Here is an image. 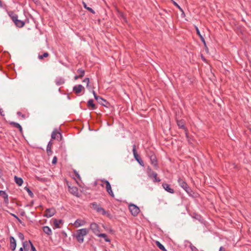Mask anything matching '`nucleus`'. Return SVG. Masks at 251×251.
I'll use <instances>...</instances> for the list:
<instances>
[{
	"label": "nucleus",
	"instance_id": "1",
	"mask_svg": "<svg viewBox=\"0 0 251 251\" xmlns=\"http://www.w3.org/2000/svg\"><path fill=\"white\" fill-rule=\"evenodd\" d=\"M9 16L11 18L15 25L18 27H22L25 25V22L18 19V16L13 11L8 12Z\"/></svg>",
	"mask_w": 251,
	"mask_h": 251
},
{
	"label": "nucleus",
	"instance_id": "2",
	"mask_svg": "<svg viewBox=\"0 0 251 251\" xmlns=\"http://www.w3.org/2000/svg\"><path fill=\"white\" fill-rule=\"evenodd\" d=\"M89 232V229L87 228H81L76 230L75 237L77 241L79 243H82L84 241V237Z\"/></svg>",
	"mask_w": 251,
	"mask_h": 251
},
{
	"label": "nucleus",
	"instance_id": "3",
	"mask_svg": "<svg viewBox=\"0 0 251 251\" xmlns=\"http://www.w3.org/2000/svg\"><path fill=\"white\" fill-rule=\"evenodd\" d=\"M100 181L102 183V184H100L101 186L103 187L105 184V189L106 190L107 192L109 194L110 196H111L113 198L114 197V194L112 191L111 186L109 182L105 179H100Z\"/></svg>",
	"mask_w": 251,
	"mask_h": 251
},
{
	"label": "nucleus",
	"instance_id": "4",
	"mask_svg": "<svg viewBox=\"0 0 251 251\" xmlns=\"http://www.w3.org/2000/svg\"><path fill=\"white\" fill-rule=\"evenodd\" d=\"M177 182L179 185L189 195H191L192 190L188 186L185 181L181 177H178Z\"/></svg>",
	"mask_w": 251,
	"mask_h": 251
},
{
	"label": "nucleus",
	"instance_id": "5",
	"mask_svg": "<svg viewBox=\"0 0 251 251\" xmlns=\"http://www.w3.org/2000/svg\"><path fill=\"white\" fill-rule=\"evenodd\" d=\"M91 205L92 208L96 210L98 213L102 215H105L108 214L107 211H106L103 208L98 205L96 202H93L91 203Z\"/></svg>",
	"mask_w": 251,
	"mask_h": 251
},
{
	"label": "nucleus",
	"instance_id": "6",
	"mask_svg": "<svg viewBox=\"0 0 251 251\" xmlns=\"http://www.w3.org/2000/svg\"><path fill=\"white\" fill-rule=\"evenodd\" d=\"M128 207L129 211L133 216H136L139 213L140 209L136 205L134 204H130Z\"/></svg>",
	"mask_w": 251,
	"mask_h": 251
},
{
	"label": "nucleus",
	"instance_id": "7",
	"mask_svg": "<svg viewBox=\"0 0 251 251\" xmlns=\"http://www.w3.org/2000/svg\"><path fill=\"white\" fill-rule=\"evenodd\" d=\"M132 151L134 155V157L135 159L138 162V163L141 166H144V163L142 159L140 157L139 155L138 154L136 150V146L135 145H133V149Z\"/></svg>",
	"mask_w": 251,
	"mask_h": 251
},
{
	"label": "nucleus",
	"instance_id": "8",
	"mask_svg": "<svg viewBox=\"0 0 251 251\" xmlns=\"http://www.w3.org/2000/svg\"><path fill=\"white\" fill-rule=\"evenodd\" d=\"M90 229L97 236L100 233V226L96 223H92L90 224Z\"/></svg>",
	"mask_w": 251,
	"mask_h": 251
},
{
	"label": "nucleus",
	"instance_id": "9",
	"mask_svg": "<svg viewBox=\"0 0 251 251\" xmlns=\"http://www.w3.org/2000/svg\"><path fill=\"white\" fill-rule=\"evenodd\" d=\"M56 213V210L54 208H50L47 209L44 214V216L47 218H50L53 216Z\"/></svg>",
	"mask_w": 251,
	"mask_h": 251
},
{
	"label": "nucleus",
	"instance_id": "10",
	"mask_svg": "<svg viewBox=\"0 0 251 251\" xmlns=\"http://www.w3.org/2000/svg\"><path fill=\"white\" fill-rule=\"evenodd\" d=\"M93 94L95 99L97 100V101L101 105L105 106L107 103V101L101 97L97 96L94 91H93Z\"/></svg>",
	"mask_w": 251,
	"mask_h": 251
},
{
	"label": "nucleus",
	"instance_id": "11",
	"mask_svg": "<svg viewBox=\"0 0 251 251\" xmlns=\"http://www.w3.org/2000/svg\"><path fill=\"white\" fill-rule=\"evenodd\" d=\"M86 223V222L83 219H78L75 220L73 225L75 227H79L81 226H84Z\"/></svg>",
	"mask_w": 251,
	"mask_h": 251
},
{
	"label": "nucleus",
	"instance_id": "12",
	"mask_svg": "<svg viewBox=\"0 0 251 251\" xmlns=\"http://www.w3.org/2000/svg\"><path fill=\"white\" fill-rule=\"evenodd\" d=\"M69 191L73 195L76 196V197H79V193L78 191V189L76 187H69Z\"/></svg>",
	"mask_w": 251,
	"mask_h": 251
},
{
	"label": "nucleus",
	"instance_id": "13",
	"mask_svg": "<svg viewBox=\"0 0 251 251\" xmlns=\"http://www.w3.org/2000/svg\"><path fill=\"white\" fill-rule=\"evenodd\" d=\"M82 89H84V87L80 84L76 85L73 87V91L77 95H79Z\"/></svg>",
	"mask_w": 251,
	"mask_h": 251
},
{
	"label": "nucleus",
	"instance_id": "14",
	"mask_svg": "<svg viewBox=\"0 0 251 251\" xmlns=\"http://www.w3.org/2000/svg\"><path fill=\"white\" fill-rule=\"evenodd\" d=\"M162 187L163 188L168 192L173 194L174 193V190L173 189L170 187V185L167 183H163Z\"/></svg>",
	"mask_w": 251,
	"mask_h": 251
},
{
	"label": "nucleus",
	"instance_id": "15",
	"mask_svg": "<svg viewBox=\"0 0 251 251\" xmlns=\"http://www.w3.org/2000/svg\"><path fill=\"white\" fill-rule=\"evenodd\" d=\"M10 248L12 251H14L16 247V242L15 238L11 236L10 237Z\"/></svg>",
	"mask_w": 251,
	"mask_h": 251
},
{
	"label": "nucleus",
	"instance_id": "16",
	"mask_svg": "<svg viewBox=\"0 0 251 251\" xmlns=\"http://www.w3.org/2000/svg\"><path fill=\"white\" fill-rule=\"evenodd\" d=\"M0 196H2L4 199L5 203H8L9 202L8 196L4 191L0 190Z\"/></svg>",
	"mask_w": 251,
	"mask_h": 251
},
{
	"label": "nucleus",
	"instance_id": "17",
	"mask_svg": "<svg viewBox=\"0 0 251 251\" xmlns=\"http://www.w3.org/2000/svg\"><path fill=\"white\" fill-rule=\"evenodd\" d=\"M58 135L60 137H62V135L60 132L57 131V129H54L51 133V137L52 139H55L56 138L57 135Z\"/></svg>",
	"mask_w": 251,
	"mask_h": 251
},
{
	"label": "nucleus",
	"instance_id": "18",
	"mask_svg": "<svg viewBox=\"0 0 251 251\" xmlns=\"http://www.w3.org/2000/svg\"><path fill=\"white\" fill-rule=\"evenodd\" d=\"M177 125L181 129L185 130V127L184 125V121L183 120H177Z\"/></svg>",
	"mask_w": 251,
	"mask_h": 251
},
{
	"label": "nucleus",
	"instance_id": "19",
	"mask_svg": "<svg viewBox=\"0 0 251 251\" xmlns=\"http://www.w3.org/2000/svg\"><path fill=\"white\" fill-rule=\"evenodd\" d=\"M84 75V71L81 69H78L77 70V75H76L74 78H79L82 77Z\"/></svg>",
	"mask_w": 251,
	"mask_h": 251
},
{
	"label": "nucleus",
	"instance_id": "20",
	"mask_svg": "<svg viewBox=\"0 0 251 251\" xmlns=\"http://www.w3.org/2000/svg\"><path fill=\"white\" fill-rule=\"evenodd\" d=\"M14 180L16 183L19 186H21L23 183V180L21 177H19L15 176H14Z\"/></svg>",
	"mask_w": 251,
	"mask_h": 251
},
{
	"label": "nucleus",
	"instance_id": "21",
	"mask_svg": "<svg viewBox=\"0 0 251 251\" xmlns=\"http://www.w3.org/2000/svg\"><path fill=\"white\" fill-rule=\"evenodd\" d=\"M196 30L197 34L200 37L201 40L203 43V44L205 46L206 43H205V40H204L203 37L201 34L200 31L197 26H196Z\"/></svg>",
	"mask_w": 251,
	"mask_h": 251
},
{
	"label": "nucleus",
	"instance_id": "22",
	"mask_svg": "<svg viewBox=\"0 0 251 251\" xmlns=\"http://www.w3.org/2000/svg\"><path fill=\"white\" fill-rule=\"evenodd\" d=\"M43 231L47 234L50 235L52 234L51 229L48 226H44L43 227Z\"/></svg>",
	"mask_w": 251,
	"mask_h": 251
},
{
	"label": "nucleus",
	"instance_id": "23",
	"mask_svg": "<svg viewBox=\"0 0 251 251\" xmlns=\"http://www.w3.org/2000/svg\"><path fill=\"white\" fill-rule=\"evenodd\" d=\"M150 159L152 165L154 167H156L157 166V162L156 156L154 155H151Z\"/></svg>",
	"mask_w": 251,
	"mask_h": 251
},
{
	"label": "nucleus",
	"instance_id": "24",
	"mask_svg": "<svg viewBox=\"0 0 251 251\" xmlns=\"http://www.w3.org/2000/svg\"><path fill=\"white\" fill-rule=\"evenodd\" d=\"M157 174L155 172H151L149 174V176L153 177L154 179V181H155V182H159L160 181V179H158L157 177Z\"/></svg>",
	"mask_w": 251,
	"mask_h": 251
},
{
	"label": "nucleus",
	"instance_id": "25",
	"mask_svg": "<svg viewBox=\"0 0 251 251\" xmlns=\"http://www.w3.org/2000/svg\"><path fill=\"white\" fill-rule=\"evenodd\" d=\"M9 124L10 125H12L14 127L18 128L19 129V130L20 131V132L22 131V127L19 124L14 122H9Z\"/></svg>",
	"mask_w": 251,
	"mask_h": 251
},
{
	"label": "nucleus",
	"instance_id": "26",
	"mask_svg": "<svg viewBox=\"0 0 251 251\" xmlns=\"http://www.w3.org/2000/svg\"><path fill=\"white\" fill-rule=\"evenodd\" d=\"M87 106L88 107H91L92 109H96L95 105L94 103V100L92 99H90L88 101Z\"/></svg>",
	"mask_w": 251,
	"mask_h": 251
},
{
	"label": "nucleus",
	"instance_id": "27",
	"mask_svg": "<svg viewBox=\"0 0 251 251\" xmlns=\"http://www.w3.org/2000/svg\"><path fill=\"white\" fill-rule=\"evenodd\" d=\"M62 221L61 220H53V225L55 226L56 228L59 227V225L62 223Z\"/></svg>",
	"mask_w": 251,
	"mask_h": 251
},
{
	"label": "nucleus",
	"instance_id": "28",
	"mask_svg": "<svg viewBox=\"0 0 251 251\" xmlns=\"http://www.w3.org/2000/svg\"><path fill=\"white\" fill-rule=\"evenodd\" d=\"M97 236L103 238L104 239V240L107 242H109L110 241V239L107 237V235L104 233H99L98 234Z\"/></svg>",
	"mask_w": 251,
	"mask_h": 251
},
{
	"label": "nucleus",
	"instance_id": "29",
	"mask_svg": "<svg viewBox=\"0 0 251 251\" xmlns=\"http://www.w3.org/2000/svg\"><path fill=\"white\" fill-rule=\"evenodd\" d=\"M82 3H83V7L86 9H87V10H88L89 12H90L91 13H92V14H95V12L94 11V10L92 9L91 8L89 7H88L86 4V3H85L84 2H82Z\"/></svg>",
	"mask_w": 251,
	"mask_h": 251
},
{
	"label": "nucleus",
	"instance_id": "30",
	"mask_svg": "<svg viewBox=\"0 0 251 251\" xmlns=\"http://www.w3.org/2000/svg\"><path fill=\"white\" fill-rule=\"evenodd\" d=\"M156 244L160 250H161L163 251H166V250L164 246L162 244H161L159 241H156Z\"/></svg>",
	"mask_w": 251,
	"mask_h": 251
},
{
	"label": "nucleus",
	"instance_id": "31",
	"mask_svg": "<svg viewBox=\"0 0 251 251\" xmlns=\"http://www.w3.org/2000/svg\"><path fill=\"white\" fill-rule=\"evenodd\" d=\"M23 245V248L25 251H28L29 250V247L30 246L29 244H28L26 242H24Z\"/></svg>",
	"mask_w": 251,
	"mask_h": 251
},
{
	"label": "nucleus",
	"instance_id": "32",
	"mask_svg": "<svg viewBox=\"0 0 251 251\" xmlns=\"http://www.w3.org/2000/svg\"><path fill=\"white\" fill-rule=\"evenodd\" d=\"M49 55V54L48 52H45L42 55H38V58L39 59H43L44 57H47Z\"/></svg>",
	"mask_w": 251,
	"mask_h": 251
},
{
	"label": "nucleus",
	"instance_id": "33",
	"mask_svg": "<svg viewBox=\"0 0 251 251\" xmlns=\"http://www.w3.org/2000/svg\"><path fill=\"white\" fill-rule=\"evenodd\" d=\"M25 189L27 192L28 195L31 197H33V194L32 191L30 190V189L27 187H25Z\"/></svg>",
	"mask_w": 251,
	"mask_h": 251
},
{
	"label": "nucleus",
	"instance_id": "34",
	"mask_svg": "<svg viewBox=\"0 0 251 251\" xmlns=\"http://www.w3.org/2000/svg\"><path fill=\"white\" fill-rule=\"evenodd\" d=\"M172 2L173 3V4L176 7H177L182 12V13L183 14H184L182 9L180 7V6L174 0H171Z\"/></svg>",
	"mask_w": 251,
	"mask_h": 251
},
{
	"label": "nucleus",
	"instance_id": "35",
	"mask_svg": "<svg viewBox=\"0 0 251 251\" xmlns=\"http://www.w3.org/2000/svg\"><path fill=\"white\" fill-rule=\"evenodd\" d=\"M64 83V79H58L56 81V84L57 85H61Z\"/></svg>",
	"mask_w": 251,
	"mask_h": 251
},
{
	"label": "nucleus",
	"instance_id": "36",
	"mask_svg": "<svg viewBox=\"0 0 251 251\" xmlns=\"http://www.w3.org/2000/svg\"><path fill=\"white\" fill-rule=\"evenodd\" d=\"M51 146H52V143L51 141H50L48 145H47V150H48L49 151L50 149H51Z\"/></svg>",
	"mask_w": 251,
	"mask_h": 251
},
{
	"label": "nucleus",
	"instance_id": "37",
	"mask_svg": "<svg viewBox=\"0 0 251 251\" xmlns=\"http://www.w3.org/2000/svg\"><path fill=\"white\" fill-rule=\"evenodd\" d=\"M29 243L30 244V246L31 247V251H37L35 249V248L34 247L32 243H31V242L30 241H29Z\"/></svg>",
	"mask_w": 251,
	"mask_h": 251
},
{
	"label": "nucleus",
	"instance_id": "38",
	"mask_svg": "<svg viewBox=\"0 0 251 251\" xmlns=\"http://www.w3.org/2000/svg\"><path fill=\"white\" fill-rule=\"evenodd\" d=\"M18 236H19V238L22 240V241H24V234L22 233H19L18 234Z\"/></svg>",
	"mask_w": 251,
	"mask_h": 251
},
{
	"label": "nucleus",
	"instance_id": "39",
	"mask_svg": "<svg viewBox=\"0 0 251 251\" xmlns=\"http://www.w3.org/2000/svg\"><path fill=\"white\" fill-rule=\"evenodd\" d=\"M74 172L75 176L77 177V178H78L79 180H80V176L79 175V174L78 173V172L75 170H74Z\"/></svg>",
	"mask_w": 251,
	"mask_h": 251
},
{
	"label": "nucleus",
	"instance_id": "40",
	"mask_svg": "<svg viewBox=\"0 0 251 251\" xmlns=\"http://www.w3.org/2000/svg\"><path fill=\"white\" fill-rule=\"evenodd\" d=\"M190 247L192 251H198V249L196 247H195L193 245H190Z\"/></svg>",
	"mask_w": 251,
	"mask_h": 251
},
{
	"label": "nucleus",
	"instance_id": "41",
	"mask_svg": "<svg viewBox=\"0 0 251 251\" xmlns=\"http://www.w3.org/2000/svg\"><path fill=\"white\" fill-rule=\"evenodd\" d=\"M56 162H57V157L56 156H54L53 158V159H52V163L53 164H55L56 163Z\"/></svg>",
	"mask_w": 251,
	"mask_h": 251
},
{
	"label": "nucleus",
	"instance_id": "42",
	"mask_svg": "<svg viewBox=\"0 0 251 251\" xmlns=\"http://www.w3.org/2000/svg\"><path fill=\"white\" fill-rule=\"evenodd\" d=\"M47 153L48 155H51L52 154V151L51 149H50L49 151L47 150Z\"/></svg>",
	"mask_w": 251,
	"mask_h": 251
},
{
	"label": "nucleus",
	"instance_id": "43",
	"mask_svg": "<svg viewBox=\"0 0 251 251\" xmlns=\"http://www.w3.org/2000/svg\"><path fill=\"white\" fill-rule=\"evenodd\" d=\"M17 115L22 116L23 118H25V116L24 114H23L21 112H18Z\"/></svg>",
	"mask_w": 251,
	"mask_h": 251
},
{
	"label": "nucleus",
	"instance_id": "44",
	"mask_svg": "<svg viewBox=\"0 0 251 251\" xmlns=\"http://www.w3.org/2000/svg\"><path fill=\"white\" fill-rule=\"evenodd\" d=\"M0 114L2 116H4V114L3 111L1 108H0Z\"/></svg>",
	"mask_w": 251,
	"mask_h": 251
},
{
	"label": "nucleus",
	"instance_id": "45",
	"mask_svg": "<svg viewBox=\"0 0 251 251\" xmlns=\"http://www.w3.org/2000/svg\"><path fill=\"white\" fill-rule=\"evenodd\" d=\"M120 14L121 18H122L124 20L126 19V18L123 13L121 12L120 13Z\"/></svg>",
	"mask_w": 251,
	"mask_h": 251
},
{
	"label": "nucleus",
	"instance_id": "46",
	"mask_svg": "<svg viewBox=\"0 0 251 251\" xmlns=\"http://www.w3.org/2000/svg\"><path fill=\"white\" fill-rule=\"evenodd\" d=\"M10 215H11V216H12L13 217H14L16 219H18V217H17L15 214H13V213H10Z\"/></svg>",
	"mask_w": 251,
	"mask_h": 251
},
{
	"label": "nucleus",
	"instance_id": "47",
	"mask_svg": "<svg viewBox=\"0 0 251 251\" xmlns=\"http://www.w3.org/2000/svg\"><path fill=\"white\" fill-rule=\"evenodd\" d=\"M83 82H86L88 84V83L89 82V79H84Z\"/></svg>",
	"mask_w": 251,
	"mask_h": 251
},
{
	"label": "nucleus",
	"instance_id": "48",
	"mask_svg": "<svg viewBox=\"0 0 251 251\" xmlns=\"http://www.w3.org/2000/svg\"><path fill=\"white\" fill-rule=\"evenodd\" d=\"M219 251H225V250H224V249L222 247H221L220 248Z\"/></svg>",
	"mask_w": 251,
	"mask_h": 251
},
{
	"label": "nucleus",
	"instance_id": "49",
	"mask_svg": "<svg viewBox=\"0 0 251 251\" xmlns=\"http://www.w3.org/2000/svg\"><path fill=\"white\" fill-rule=\"evenodd\" d=\"M18 222H19L20 223H22V221L19 218V217H18V219H16Z\"/></svg>",
	"mask_w": 251,
	"mask_h": 251
},
{
	"label": "nucleus",
	"instance_id": "50",
	"mask_svg": "<svg viewBox=\"0 0 251 251\" xmlns=\"http://www.w3.org/2000/svg\"><path fill=\"white\" fill-rule=\"evenodd\" d=\"M2 7V2H1V0H0V7Z\"/></svg>",
	"mask_w": 251,
	"mask_h": 251
},
{
	"label": "nucleus",
	"instance_id": "51",
	"mask_svg": "<svg viewBox=\"0 0 251 251\" xmlns=\"http://www.w3.org/2000/svg\"><path fill=\"white\" fill-rule=\"evenodd\" d=\"M19 251H23V248L21 247V248L20 249Z\"/></svg>",
	"mask_w": 251,
	"mask_h": 251
},
{
	"label": "nucleus",
	"instance_id": "52",
	"mask_svg": "<svg viewBox=\"0 0 251 251\" xmlns=\"http://www.w3.org/2000/svg\"><path fill=\"white\" fill-rule=\"evenodd\" d=\"M34 2H36L37 1V0H32Z\"/></svg>",
	"mask_w": 251,
	"mask_h": 251
}]
</instances>
